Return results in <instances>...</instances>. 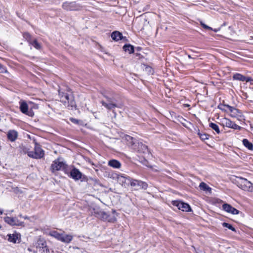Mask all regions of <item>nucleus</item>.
I'll list each match as a JSON object with an SVG mask.
<instances>
[{
  "instance_id": "nucleus-1",
  "label": "nucleus",
  "mask_w": 253,
  "mask_h": 253,
  "mask_svg": "<svg viewBox=\"0 0 253 253\" xmlns=\"http://www.w3.org/2000/svg\"><path fill=\"white\" fill-rule=\"evenodd\" d=\"M88 210L91 214L94 215L103 221L109 222H114L116 221L117 213L115 211H112L111 213H107L100 209L97 206L90 207Z\"/></svg>"
},
{
  "instance_id": "nucleus-2",
  "label": "nucleus",
  "mask_w": 253,
  "mask_h": 253,
  "mask_svg": "<svg viewBox=\"0 0 253 253\" xmlns=\"http://www.w3.org/2000/svg\"><path fill=\"white\" fill-rule=\"evenodd\" d=\"M235 183L238 187L244 191L253 192V184L246 178L238 177L235 179Z\"/></svg>"
},
{
  "instance_id": "nucleus-3",
  "label": "nucleus",
  "mask_w": 253,
  "mask_h": 253,
  "mask_svg": "<svg viewBox=\"0 0 253 253\" xmlns=\"http://www.w3.org/2000/svg\"><path fill=\"white\" fill-rule=\"evenodd\" d=\"M58 93L60 97V101L65 104H68L69 109H70V108L73 109L74 107H75L76 103L72 95H69L66 93L61 92L60 90H58Z\"/></svg>"
},
{
  "instance_id": "nucleus-4",
  "label": "nucleus",
  "mask_w": 253,
  "mask_h": 253,
  "mask_svg": "<svg viewBox=\"0 0 253 253\" xmlns=\"http://www.w3.org/2000/svg\"><path fill=\"white\" fill-rule=\"evenodd\" d=\"M28 156L34 159H41L44 155V151L41 148L40 145L35 143L34 151H29L27 153Z\"/></svg>"
},
{
  "instance_id": "nucleus-5",
  "label": "nucleus",
  "mask_w": 253,
  "mask_h": 253,
  "mask_svg": "<svg viewBox=\"0 0 253 253\" xmlns=\"http://www.w3.org/2000/svg\"><path fill=\"white\" fill-rule=\"evenodd\" d=\"M227 108L230 112V115L231 117L237 118L238 120L240 121L244 120V115L240 110L231 106H227Z\"/></svg>"
},
{
  "instance_id": "nucleus-6",
  "label": "nucleus",
  "mask_w": 253,
  "mask_h": 253,
  "mask_svg": "<svg viewBox=\"0 0 253 253\" xmlns=\"http://www.w3.org/2000/svg\"><path fill=\"white\" fill-rule=\"evenodd\" d=\"M115 175L118 182L123 186L126 187L129 184L130 185L132 179L129 177L125 175H119L118 174H115Z\"/></svg>"
},
{
  "instance_id": "nucleus-7",
  "label": "nucleus",
  "mask_w": 253,
  "mask_h": 253,
  "mask_svg": "<svg viewBox=\"0 0 253 253\" xmlns=\"http://www.w3.org/2000/svg\"><path fill=\"white\" fill-rule=\"evenodd\" d=\"M19 109L22 113L30 117H32L34 116V112L31 110H28V105L25 101L20 100L19 102Z\"/></svg>"
},
{
  "instance_id": "nucleus-8",
  "label": "nucleus",
  "mask_w": 253,
  "mask_h": 253,
  "mask_svg": "<svg viewBox=\"0 0 253 253\" xmlns=\"http://www.w3.org/2000/svg\"><path fill=\"white\" fill-rule=\"evenodd\" d=\"M62 7L66 10H78L81 6L76 2H65L62 4Z\"/></svg>"
},
{
  "instance_id": "nucleus-9",
  "label": "nucleus",
  "mask_w": 253,
  "mask_h": 253,
  "mask_svg": "<svg viewBox=\"0 0 253 253\" xmlns=\"http://www.w3.org/2000/svg\"><path fill=\"white\" fill-rule=\"evenodd\" d=\"M172 204L173 206L176 207L178 210L183 211L187 212L191 211L190 207L188 204L178 201H172Z\"/></svg>"
},
{
  "instance_id": "nucleus-10",
  "label": "nucleus",
  "mask_w": 253,
  "mask_h": 253,
  "mask_svg": "<svg viewBox=\"0 0 253 253\" xmlns=\"http://www.w3.org/2000/svg\"><path fill=\"white\" fill-rule=\"evenodd\" d=\"M104 97L107 99V102L104 101H101V103L102 105L107 109L111 110L114 108L119 107L118 105L113 101L112 98L106 96H104Z\"/></svg>"
},
{
  "instance_id": "nucleus-11",
  "label": "nucleus",
  "mask_w": 253,
  "mask_h": 253,
  "mask_svg": "<svg viewBox=\"0 0 253 253\" xmlns=\"http://www.w3.org/2000/svg\"><path fill=\"white\" fill-rule=\"evenodd\" d=\"M222 123L223 126L229 128L238 130H241L242 129L241 126L237 125L234 122L231 121L230 120L227 118H224L222 120Z\"/></svg>"
},
{
  "instance_id": "nucleus-12",
  "label": "nucleus",
  "mask_w": 253,
  "mask_h": 253,
  "mask_svg": "<svg viewBox=\"0 0 253 253\" xmlns=\"http://www.w3.org/2000/svg\"><path fill=\"white\" fill-rule=\"evenodd\" d=\"M130 185L135 187L137 190L139 189H143L145 190L148 187V185L146 182L132 179H131Z\"/></svg>"
},
{
  "instance_id": "nucleus-13",
  "label": "nucleus",
  "mask_w": 253,
  "mask_h": 253,
  "mask_svg": "<svg viewBox=\"0 0 253 253\" xmlns=\"http://www.w3.org/2000/svg\"><path fill=\"white\" fill-rule=\"evenodd\" d=\"M51 169L53 171L64 169H65V164L57 159L53 161Z\"/></svg>"
},
{
  "instance_id": "nucleus-14",
  "label": "nucleus",
  "mask_w": 253,
  "mask_h": 253,
  "mask_svg": "<svg viewBox=\"0 0 253 253\" xmlns=\"http://www.w3.org/2000/svg\"><path fill=\"white\" fill-rule=\"evenodd\" d=\"M4 221L11 226H22L23 222L20 221L16 217L6 216L4 218Z\"/></svg>"
},
{
  "instance_id": "nucleus-15",
  "label": "nucleus",
  "mask_w": 253,
  "mask_h": 253,
  "mask_svg": "<svg viewBox=\"0 0 253 253\" xmlns=\"http://www.w3.org/2000/svg\"><path fill=\"white\" fill-rule=\"evenodd\" d=\"M132 149L139 153H145L148 152L147 146L139 142H137Z\"/></svg>"
},
{
  "instance_id": "nucleus-16",
  "label": "nucleus",
  "mask_w": 253,
  "mask_h": 253,
  "mask_svg": "<svg viewBox=\"0 0 253 253\" xmlns=\"http://www.w3.org/2000/svg\"><path fill=\"white\" fill-rule=\"evenodd\" d=\"M36 248L43 249V252L45 251L46 253H49V250L47 247L46 241L43 239H39L38 240Z\"/></svg>"
},
{
  "instance_id": "nucleus-17",
  "label": "nucleus",
  "mask_w": 253,
  "mask_h": 253,
  "mask_svg": "<svg viewBox=\"0 0 253 253\" xmlns=\"http://www.w3.org/2000/svg\"><path fill=\"white\" fill-rule=\"evenodd\" d=\"M222 208L225 211L233 214H238L239 213V211L238 210L228 204H223Z\"/></svg>"
},
{
  "instance_id": "nucleus-18",
  "label": "nucleus",
  "mask_w": 253,
  "mask_h": 253,
  "mask_svg": "<svg viewBox=\"0 0 253 253\" xmlns=\"http://www.w3.org/2000/svg\"><path fill=\"white\" fill-rule=\"evenodd\" d=\"M73 237L70 234H65L64 232L61 233L60 241L64 243H70L73 240Z\"/></svg>"
},
{
  "instance_id": "nucleus-19",
  "label": "nucleus",
  "mask_w": 253,
  "mask_h": 253,
  "mask_svg": "<svg viewBox=\"0 0 253 253\" xmlns=\"http://www.w3.org/2000/svg\"><path fill=\"white\" fill-rule=\"evenodd\" d=\"M71 176L75 180H79L82 177V173L77 169H73L70 172Z\"/></svg>"
},
{
  "instance_id": "nucleus-20",
  "label": "nucleus",
  "mask_w": 253,
  "mask_h": 253,
  "mask_svg": "<svg viewBox=\"0 0 253 253\" xmlns=\"http://www.w3.org/2000/svg\"><path fill=\"white\" fill-rule=\"evenodd\" d=\"M7 136L10 141L13 142L17 139L18 133L14 130H10L7 132Z\"/></svg>"
},
{
  "instance_id": "nucleus-21",
  "label": "nucleus",
  "mask_w": 253,
  "mask_h": 253,
  "mask_svg": "<svg viewBox=\"0 0 253 253\" xmlns=\"http://www.w3.org/2000/svg\"><path fill=\"white\" fill-rule=\"evenodd\" d=\"M8 241L13 243H16L17 241L20 239V235L18 233H14L12 234H8Z\"/></svg>"
},
{
  "instance_id": "nucleus-22",
  "label": "nucleus",
  "mask_w": 253,
  "mask_h": 253,
  "mask_svg": "<svg viewBox=\"0 0 253 253\" xmlns=\"http://www.w3.org/2000/svg\"><path fill=\"white\" fill-rule=\"evenodd\" d=\"M108 166L115 169H119L121 166L120 162L116 160H111L108 162Z\"/></svg>"
},
{
  "instance_id": "nucleus-23",
  "label": "nucleus",
  "mask_w": 253,
  "mask_h": 253,
  "mask_svg": "<svg viewBox=\"0 0 253 253\" xmlns=\"http://www.w3.org/2000/svg\"><path fill=\"white\" fill-rule=\"evenodd\" d=\"M124 139L126 142H127V144L131 146L132 148L137 142L135 139L129 135H126L125 136Z\"/></svg>"
},
{
  "instance_id": "nucleus-24",
  "label": "nucleus",
  "mask_w": 253,
  "mask_h": 253,
  "mask_svg": "<svg viewBox=\"0 0 253 253\" xmlns=\"http://www.w3.org/2000/svg\"><path fill=\"white\" fill-rule=\"evenodd\" d=\"M111 38L114 41H118L122 39L123 35L120 32L116 31L112 33Z\"/></svg>"
},
{
  "instance_id": "nucleus-25",
  "label": "nucleus",
  "mask_w": 253,
  "mask_h": 253,
  "mask_svg": "<svg viewBox=\"0 0 253 253\" xmlns=\"http://www.w3.org/2000/svg\"><path fill=\"white\" fill-rule=\"evenodd\" d=\"M243 144L245 147L250 150H253V144L250 142L247 139H244L242 141Z\"/></svg>"
},
{
  "instance_id": "nucleus-26",
  "label": "nucleus",
  "mask_w": 253,
  "mask_h": 253,
  "mask_svg": "<svg viewBox=\"0 0 253 253\" xmlns=\"http://www.w3.org/2000/svg\"><path fill=\"white\" fill-rule=\"evenodd\" d=\"M49 235L60 241L61 239V233H60L55 230H53L49 232Z\"/></svg>"
},
{
  "instance_id": "nucleus-27",
  "label": "nucleus",
  "mask_w": 253,
  "mask_h": 253,
  "mask_svg": "<svg viewBox=\"0 0 253 253\" xmlns=\"http://www.w3.org/2000/svg\"><path fill=\"white\" fill-rule=\"evenodd\" d=\"M233 78L234 80L242 82H244L245 80H246V77L239 73H236L234 74L233 76Z\"/></svg>"
},
{
  "instance_id": "nucleus-28",
  "label": "nucleus",
  "mask_w": 253,
  "mask_h": 253,
  "mask_svg": "<svg viewBox=\"0 0 253 253\" xmlns=\"http://www.w3.org/2000/svg\"><path fill=\"white\" fill-rule=\"evenodd\" d=\"M123 49L126 52H128L129 54L134 52L133 46L130 44H125L123 46Z\"/></svg>"
},
{
  "instance_id": "nucleus-29",
  "label": "nucleus",
  "mask_w": 253,
  "mask_h": 253,
  "mask_svg": "<svg viewBox=\"0 0 253 253\" xmlns=\"http://www.w3.org/2000/svg\"><path fill=\"white\" fill-rule=\"evenodd\" d=\"M29 43L37 49H40L41 48L42 46L41 44L39 43L36 39L29 41Z\"/></svg>"
},
{
  "instance_id": "nucleus-30",
  "label": "nucleus",
  "mask_w": 253,
  "mask_h": 253,
  "mask_svg": "<svg viewBox=\"0 0 253 253\" xmlns=\"http://www.w3.org/2000/svg\"><path fill=\"white\" fill-rule=\"evenodd\" d=\"M200 189L203 191H211V188L205 182H202L199 185Z\"/></svg>"
},
{
  "instance_id": "nucleus-31",
  "label": "nucleus",
  "mask_w": 253,
  "mask_h": 253,
  "mask_svg": "<svg viewBox=\"0 0 253 253\" xmlns=\"http://www.w3.org/2000/svg\"><path fill=\"white\" fill-rule=\"evenodd\" d=\"M209 126L210 127H211L212 129H213L214 130H215V131L217 133H218V134L220 133V131L219 128L218 126H217V125H216L214 123H211L209 124Z\"/></svg>"
},
{
  "instance_id": "nucleus-32",
  "label": "nucleus",
  "mask_w": 253,
  "mask_h": 253,
  "mask_svg": "<svg viewBox=\"0 0 253 253\" xmlns=\"http://www.w3.org/2000/svg\"><path fill=\"white\" fill-rule=\"evenodd\" d=\"M198 135H199L201 139L203 141L209 139V135L206 133H202L199 131Z\"/></svg>"
},
{
  "instance_id": "nucleus-33",
  "label": "nucleus",
  "mask_w": 253,
  "mask_h": 253,
  "mask_svg": "<svg viewBox=\"0 0 253 253\" xmlns=\"http://www.w3.org/2000/svg\"><path fill=\"white\" fill-rule=\"evenodd\" d=\"M222 226L224 227H226L227 228H228L229 229L233 231H235L236 230H235V228L234 227H233L232 225L228 223H226V222H223L222 223Z\"/></svg>"
},
{
  "instance_id": "nucleus-34",
  "label": "nucleus",
  "mask_w": 253,
  "mask_h": 253,
  "mask_svg": "<svg viewBox=\"0 0 253 253\" xmlns=\"http://www.w3.org/2000/svg\"><path fill=\"white\" fill-rule=\"evenodd\" d=\"M227 106H229V105H226V104H220L219 105H218V107L221 110H222L225 112H227L228 111H227V109H228V108H227Z\"/></svg>"
},
{
  "instance_id": "nucleus-35",
  "label": "nucleus",
  "mask_w": 253,
  "mask_h": 253,
  "mask_svg": "<svg viewBox=\"0 0 253 253\" xmlns=\"http://www.w3.org/2000/svg\"><path fill=\"white\" fill-rule=\"evenodd\" d=\"M6 68L2 64H0V73H7Z\"/></svg>"
},
{
  "instance_id": "nucleus-36",
  "label": "nucleus",
  "mask_w": 253,
  "mask_h": 253,
  "mask_svg": "<svg viewBox=\"0 0 253 253\" xmlns=\"http://www.w3.org/2000/svg\"><path fill=\"white\" fill-rule=\"evenodd\" d=\"M201 25L202 26V27L206 29H208V30H212V28L209 26H208V25L205 24L204 23H203L202 22H201Z\"/></svg>"
},
{
  "instance_id": "nucleus-37",
  "label": "nucleus",
  "mask_w": 253,
  "mask_h": 253,
  "mask_svg": "<svg viewBox=\"0 0 253 253\" xmlns=\"http://www.w3.org/2000/svg\"><path fill=\"white\" fill-rule=\"evenodd\" d=\"M24 37L29 42L31 41L32 40H30V39L31 38V36L29 33H25L24 35Z\"/></svg>"
},
{
  "instance_id": "nucleus-38",
  "label": "nucleus",
  "mask_w": 253,
  "mask_h": 253,
  "mask_svg": "<svg viewBox=\"0 0 253 253\" xmlns=\"http://www.w3.org/2000/svg\"><path fill=\"white\" fill-rule=\"evenodd\" d=\"M29 103L32 104L31 102H30ZM38 108H39V106L37 104H33V106L31 108V110L32 109H37Z\"/></svg>"
},
{
  "instance_id": "nucleus-39",
  "label": "nucleus",
  "mask_w": 253,
  "mask_h": 253,
  "mask_svg": "<svg viewBox=\"0 0 253 253\" xmlns=\"http://www.w3.org/2000/svg\"><path fill=\"white\" fill-rule=\"evenodd\" d=\"M70 120L72 122L75 123V124H78L79 122V120H78L76 119H74V118H71Z\"/></svg>"
},
{
  "instance_id": "nucleus-40",
  "label": "nucleus",
  "mask_w": 253,
  "mask_h": 253,
  "mask_svg": "<svg viewBox=\"0 0 253 253\" xmlns=\"http://www.w3.org/2000/svg\"><path fill=\"white\" fill-rule=\"evenodd\" d=\"M251 81H252V79L250 77H246V80H245V81H246V82H249Z\"/></svg>"
},
{
  "instance_id": "nucleus-41",
  "label": "nucleus",
  "mask_w": 253,
  "mask_h": 253,
  "mask_svg": "<svg viewBox=\"0 0 253 253\" xmlns=\"http://www.w3.org/2000/svg\"><path fill=\"white\" fill-rule=\"evenodd\" d=\"M146 69H148V71H149L150 72H151V71H153L152 69H151V67H147V68H146Z\"/></svg>"
},
{
  "instance_id": "nucleus-42",
  "label": "nucleus",
  "mask_w": 253,
  "mask_h": 253,
  "mask_svg": "<svg viewBox=\"0 0 253 253\" xmlns=\"http://www.w3.org/2000/svg\"><path fill=\"white\" fill-rule=\"evenodd\" d=\"M28 251L31 252H33L32 250L31 249V248H28Z\"/></svg>"
},
{
  "instance_id": "nucleus-43",
  "label": "nucleus",
  "mask_w": 253,
  "mask_h": 253,
  "mask_svg": "<svg viewBox=\"0 0 253 253\" xmlns=\"http://www.w3.org/2000/svg\"><path fill=\"white\" fill-rule=\"evenodd\" d=\"M23 218H24V219H29V217H27V216H24V217H23Z\"/></svg>"
},
{
  "instance_id": "nucleus-44",
  "label": "nucleus",
  "mask_w": 253,
  "mask_h": 253,
  "mask_svg": "<svg viewBox=\"0 0 253 253\" xmlns=\"http://www.w3.org/2000/svg\"><path fill=\"white\" fill-rule=\"evenodd\" d=\"M188 57L189 58H192V57L190 55H188Z\"/></svg>"
},
{
  "instance_id": "nucleus-45",
  "label": "nucleus",
  "mask_w": 253,
  "mask_h": 253,
  "mask_svg": "<svg viewBox=\"0 0 253 253\" xmlns=\"http://www.w3.org/2000/svg\"><path fill=\"white\" fill-rule=\"evenodd\" d=\"M19 217H23H23H24V216H23L22 215V214H19Z\"/></svg>"
},
{
  "instance_id": "nucleus-46",
  "label": "nucleus",
  "mask_w": 253,
  "mask_h": 253,
  "mask_svg": "<svg viewBox=\"0 0 253 253\" xmlns=\"http://www.w3.org/2000/svg\"><path fill=\"white\" fill-rule=\"evenodd\" d=\"M2 214V211L0 210V214Z\"/></svg>"
},
{
  "instance_id": "nucleus-47",
  "label": "nucleus",
  "mask_w": 253,
  "mask_h": 253,
  "mask_svg": "<svg viewBox=\"0 0 253 253\" xmlns=\"http://www.w3.org/2000/svg\"><path fill=\"white\" fill-rule=\"evenodd\" d=\"M33 252L34 253H37V251H34Z\"/></svg>"
},
{
  "instance_id": "nucleus-48",
  "label": "nucleus",
  "mask_w": 253,
  "mask_h": 253,
  "mask_svg": "<svg viewBox=\"0 0 253 253\" xmlns=\"http://www.w3.org/2000/svg\"><path fill=\"white\" fill-rule=\"evenodd\" d=\"M214 32H217V30L216 29L214 30Z\"/></svg>"
},
{
  "instance_id": "nucleus-49",
  "label": "nucleus",
  "mask_w": 253,
  "mask_h": 253,
  "mask_svg": "<svg viewBox=\"0 0 253 253\" xmlns=\"http://www.w3.org/2000/svg\"><path fill=\"white\" fill-rule=\"evenodd\" d=\"M1 228V225H0V229Z\"/></svg>"
}]
</instances>
